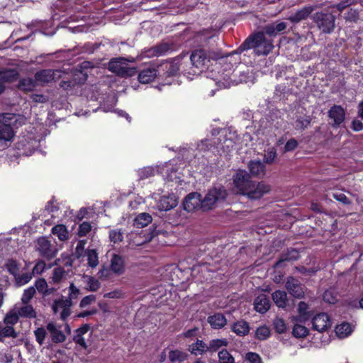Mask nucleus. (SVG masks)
Wrapping results in <instances>:
<instances>
[{"mask_svg":"<svg viewBox=\"0 0 363 363\" xmlns=\"http://www.w3.org/2000/svg\"><path fill=\"white\" fill-rule=\"evenodd\" d=\"M308 308V306L305 302H300L298 306V311L301 316H302L303 318H308L307 315V310Z\"/></svg>","mask_w":363,"mask_h":363,"instance_id":"obj_60","label":"nucleus"},{"mask_svg":"<svg viewBox=\"0 0 363 363\" xmlns=\"http://www.w3.org/2000/svg\"><path fill=\"white\" fill-rule=\"evenodd\" d=\"M351 128L354 131H360L363 130V123L358 119H354L352 121Z\"/></svg>","mask_w":363,"mask_h":363,"instance_id":"obj_64","label":"nucleus"},{"mask_svg":"<svg viewBox=\"0 0 363 363\" xmlns=\"http://www.w3.org/2000/svg\"><path fill=\"white\" fill-rule=\"evenodd\" d=\"M233 184L240 194L247 196L251 200L261 199L271 191V186L264 182H254L251 175L245 170L239 169L233 176Z\"/></svg>","mask_w":363,"mask_h":363,"instance_id":"obj_2","label":"nucleus"},{"mask_svg":"<svg viewBox=\"0 0 363 363\" xmlns=\"http://www.w3.org/2000/svg\"><path fill=\"white\" fill-rule=\"evenodd\" d=\"M311 19L321 33L330 34L335 30L336 17L328 11L315 12Z\"/></svg>","mask_w":363,"mask_h":363,"instance_id":"obj_5","label":"nucleus"},{"mask_svg":"<svg viewBox=\"0 0 363 363\" xmlns=\"http://www.w3.org/2000/svg\"><path fill=\"white\" fill-rule=\"evenodd\" d=\"M47 328L39 327L34 330V335L37 342L43 345L47 336Z\"/></svg>","mask_w":363,"mask_h":363,"instance_id":"obj_47","label":"nucleus"},{"mask_svg":"<svg viewBox=\"0 0 363 363\" xmlns=\"http://www.w3.org/2000/svg\"><path fill=\"white\" fill-rule=\"evenodd\" d=\"M124 260L118 255L114 254L111 259V269L114 273L121 274L124 272Z\"/></svg>","mask_w":363,"mask_h":363,"instance_id":"obj_27","label":"nucleus"},{"mask_svg":"<svg viewBox=\"0 0 363 363\" xmlns=\"http://www.w3.org/2000/svg\"><path fill=\"white\" fill-rule=\"evenodd\" d=\"M19 77V72L16 69H4L0 70V82L11 83L16 82Z\"/></svg>","mask_w":363,"mask_h":363,"instance_id":"obj_19","label":"nucleus"},{"mask_svg":"<svg viewBox=\"0 0 363 363\" xmlns=\"http://www.w3.org/2000/svg\"><path fill=\"white\" fill-rule=\"evenodd\" d=\"M108 69L111 72L121 77H130L137 73L135 67H128L126 60L123 57L111 59L108 64Z\"/></svg>","mask_w":363,"mask_h":363,"instance_id":"obj_6","label":"nucleus"},{"mask_svg":"<svg viewBox=\"0 0 363 363\" xmlns=\"http://www.w3.org/2000/svg\"><path fill=\"white\" fill-rule=\"evenodd\" d=\"M359 13L357 9L350 8L344 13V19L346 22L356 23L359 21Z\"/></svg>","mask_w":363,"mask_h":363,"instance_id":"obj_40","label":"nucleus"},{"mask_svg":"<svg viewBox=\"0 0 363 363\" xmlns=\"http://www.w3.org/2000/svg\"><path fill=\"white\" fill-rule=\"evenodd\" d=\"M19 319V315L14 308L10 311L5 316L4 322L5 324L13 326L15 325Z\"/></svg>","mask_w":363,"mask_h":363,"instance_id":"obj_42","label":"nucleus"},{"mask_svg":"<svg viewBox=\"0 0 363 363\" xmlns=\"http://www.w3.org/2000/svg\"><path fill=\"white\" fill-rule=\"evenodd\" d=\"M17 87L23 91H31L35 87V82L31 78H24L19 81Z\"/></svg>","mask_w":363,"mask_h":363,"instance_id":"obj_37","label":"nucleus"},{"mask_svg":"<svg viewBox=\"0 0 363 363\" xmlns=\"http://www.w3.org/2000/svg\"><path fill=\"white\" fill-rule=\"evenodd\" d=\"M95 296H84L80 302V307L86 308V306L91 305L92 303L95 302Z\"/></svg>","mask_w":363,"mask_h":363,"instance_id":"obj_61","label":"nucleus"},{"mask_svg":"<svg viewBox=\"0 0 363 363\" xmlns=\"http://www.w3.org/2000/svg\"><path fill=\"white\" fill-rule=\"evenodd\" d=\"M333 199H335V200H337V201L344 205L351 204V201L343 193H334L333 194Z\"/></svg>","mask_w":363,"mask_h":363,"instance_id":"obj_56","label":"nucleus"},{"mask_svg":"<svg viewBox=\"0 0 363 363\" xmlns=\"http://www.w3.org/2000/svg\"><path fill=\"white\" fill-rule=\"evenodd\" d=\"M16 282L18 285L22 286L30 281L32 279V274L30 272H25L21 274H17L16 276L14 277Z\"/></svg>","mask_w":363,"mask_h":363,"instance_id":"obj_49","label":"nucleus"},{"mask_svg":"<svg viewBox=\"0 0 363 363\" xmlns=\"http://www.w3.org/2000/svg\"><path fill=\"white\" fill-rule=\"evenodd\" d=\"M352 332V325L348 323H342L335 328V333L340 338H345Z\"/></svg>","mask_w":363,"mask_h":363,"instance_id":"obj_32","label":"nucleus"},{"mask_svg":"<svg viewBox=\"0 0 363 363\" xmlns=\"http://www.w3.org/2000/svg\"><path fill=\"white\" fill-rule=\"evenodd\" d=\"M286 27V22H274L267 24L263 27L262 30L259 32L262 33L264 35H268L269 38H275L278 35L284 33Z\"/></svg>","mask_w":363,"mask_h":363,"instance_id":"obj_13","label":"nucleus"},{"mask_svg":"<svg viewBox=\"0 0 363 363\" xmlns=\"http://www.w3.org/2000/svg\"><path fill=\"white\" fill-rule=\"evenodd\" d=\"M275 304L279 308H284L286 305L287 296H272Z\"/></svg>","mask_w":363,"mask_h":363,"instance_id":"obj_59","label":"nucleus"},{"mask_svg":"<svg viewBox=\"0 0 363 363\" xmlns=\"http://www.w3.org/2000/svg\"><path fill=\"white\" fill-rule=\"evenodd\" d=\"M35 289L38 291L39 293H42L43 295H46L49 291L51 293L54 288L48 289V284L44 279H38L35 283Z\"/></svg>","mask_w":363,"mask_h":363,"instance_id":"obj_45","label":"nucleus"},{"mask_svg":"<svg viewBox=\"0 0 363 363\" xmlns=\"http://www.w3.org/2000/svg\"><path fill=\"white\" fill-rule=\"evenodd\" d=\"M177 205V201L169 196H162L157 203L160 211H167L174 208Z\"/></svg>","mask_w":363,"mask_h":363,"instance_id":"obj_28","label":"nucleus"},{"mask_svg":"<svg viewBox=\"0 0 363 363\" xmlns=\"http://www.w3.org/2000/svg\"><path fill=\"white\" fill-rule=\"evenodd\" d=\"M270 335V330L266 325H262L257 328L255 331V337L259 340H264Z\"/></svg>","mask_w":363,"mask_h":363,"instance_id":"obj_46","label":"nucleus"},{"mask_svg":"<svg viewBox=\"0 0 363 363\" xmlns=\"http://www.w3.org/2000/svg\"><path fill=\"white\" fill-rule=\"evenodd\" d=\"M354 3V0H342L338 4H335L333 7L336 8L337 11L342 12L344 9L349 7Z\"/></svg>","mask_w":363,"mask_h":363,"instance_id":"obj_57","label":"nucleus"},{"mask_svg":"<svg viewBox=\"0 0 363 363\" xmlns=\"http://www.w3.org/2000/svg\"><path fill=\"white\" fill-rule=\"evenodd\" d=\"M245 359L250 363H262L261 357L255 352H247L245 355Z\"/></svg>","mask_w":363,"mask_h":363,"instance_id":"obj_54","label":"nucleus"},{"mask_svg":"<svg viewBox=\"0 0 363 363\" xmlns=\"http://www.w3.org/2000/svg\"><path fill=\"white\" fill-rule=\"evenodd\" d=\"M160 69L157 66L147 65L141 69L138 76V81L142 84H148L152 82L155 78H160Z\"/></svg>","mask_w":363,"mask_h":363,"instance_id":"obj_11","label":"nucleus"},{"mask_svg":"<svg viewBox=\"0 0 363 363\" xmlns=\"http://www.w3.org/2000/svg\"><path fill=\"white\" fill-rule=\"evenodd\" d=\"M312 324L314 330L322 333L330 328L331 321L327 313H321L313 317Z\"/></svg>","mask_w":363,"mask_h":363,"instance_id":"obj_15","label":"nucleus"},{"mask_svg":"<svg viewBox=\"0 0 363 363\" xmlns=\"http://www.w3.org/2000/svg\"><path fill=\"white\" fill-rule=\"evenodd\" d=\"M124 233L121 229L111 230L108 233L110 241L113 244H117L123 241Z\"/></svg>","mask_w":363,"mask_h":363,"instance_id":"obj_43","label":"nucleus"},{"mask_svg":"<svg viewBox=\"0 0 363 363\" xmlns=\"http://www.w3.org/2000/svg\"><path fill=\"white\" fill-rule=\"evenodd\" d=\"M72 304L71 296H67L65 299L59 298L55 301L52 306V309L55 314L60 312V318L65 320L70 315Z\"/></svg>","mask_w":363,"mask_h":363,"instance_id":"obj_9","label":"nucleus"},{"mask_svg":"<svg viewBox=\"0 0 363 363\" xmlns=\"http://www.w3.org/2000/svg\"><path fill=\"white\" fill-rule=\"evenodd\" d=\"M17 120L16 118V115L10 113H5L0 115V123H7L11 126L16 123Z\"/></svg>","mask_w":363,"mask_h":363,"instance_id":"obj_50","label":"nucleus"},{"mask_svg":"<svg viewBox=\"0 0 363 363\" xmlns=\"http://www.w3.org/2000/svg\"><path fill=\"white\" fill-rule=\"evenodd\" d=\"M228 341L225 338L221 339H213L210 340L209 343L207 344L208 352L213 353L218 351L223 347H227Z\"/></svg>","mask_w":363,"mask_h":363,"instance_id":"obj_30","label":"nucleus"},{"mask_svg":"<svg viewBox=\"0 0 363 363\" xmlns=\"http://www.w3.org/2000/svg\"><path fill=\"white\" fill-rule=\"evenodd\" d=\"M56 323L55 322H50L46 325V328L50 334V338L54 343H62L66 340L67 335L71 333V328L69 324L65 323L64 325Z\"/></svg>","mask_w":363,"mask_h":363,"instance_id":"obj_7","label":"nucleus"},{"mask_svg":"<svg viewBox=\"0 0 363 363\" xmlns=\"http://www.w3.org/2000/svg\"><path fill=\"white\" fill-rule=\"evenodd\" d=\"M188 354L182 350H175L169 352V359L172 362H182L186 360Z\"/></svg>","mask_w":363,"mask_h":363,"instance_id":"obj_35","label":"nucleus"},{"mask_svg":"<svg viewBox=\"0 0 363 363\" xmlns=\"http://www.w3.org/2000/svg\"><path fill=\"white\" fill-rule=\"evenodd\" d=\"M100 286L99 282L94 279L93 277L89 278V281L88 283V289L91 291H96Z\"/></svg>","mask_w":363,"mask_h":363,"instance_id":"obj_62","label":"nucleus"},{"mask_svg":"<svg viewBox=\"0 0 363 363\" xmlns=\"http://www.w3.org/2000/svg\"><path fill=\"white\" fill-rule=\"evenodd\" d=\"M285 286L290 295H305V285L294 277H287Z\"/></svg>","mask_w":363,"mask_h":363,"instance_id":"obj_14","label":"nucleus"},{"mask_svg":"<svg viewBox=\"0 0 363 363\" xmlns=\"http://www.w3.org/2000/svg\"><path fill=\"white\" fill-rule=\"evenodd\" d=\"M270 306L271 302L268 296H257L255 301V309L259 313H266Z\"/></svg>","mask_w":363,"mask_h":363,"instance_id":"obj_26","label":"nucleus"},{"mask_svg":"<svg viewBox=\"0 0 363 363\" xmlns=\"http://www.w3.org/2000/svg\"><path fill=\"white\" fill-rule=\"evenodd\" d=\"M300 258V252L295 248H288L286 252L281 253L279 259L274 263L273 268L283 267L285 262L298 260Z\"/></svg>","mask_w":363,"mask_h":363,"instance_id":"obj_16","label":"nucleus"},{"mask_svg":"<svg viewBox=\"0 0 363 363\" xmlns=\"http://www.w3.org/2000/svg\"><path fill=\"white\" fill-rule=\"evenodd\" d=\"M174 285H178L177 284H172V285L168 284H158L156 287L152 288L148 294L149 295H172V293L175 291H172L174 288Z\"/></svg>","mask_w":363,"mask_h":363,"instance_id":"obj_22","label":"nucleus"},{"mask_svg":"<svg viewBox=\"0 0 363 363\" xmlns=\"http://www.w3.org/2000/svg\"><path fill=\"white\" fill-rule=\"evenodd\" d=\"M223 57V54L219 51L201 48L191 52L190 60L192 65L201 72L208 69L212 62Z\"/></svg>","mask_w":363,"mask_h":363,"instance_id":"obj_4","label":"nucleus"},{"mask_svg":"<svg viewBox=\"0 0 363 363\" xmlns=\"http://www.w3.org/2000/svg\"><path fill=\"white\" fill-rule=\"evenodd\" d=\"M311 123L310 116H298L294 122V128L297 130H303L307 128Z\"/></svg>","mask_w":363,"mask_h":363,"instance_id":"obj_34","label":"nucleus"},{"mask_svg":"<svg viewBox=\"0 0 363 363\" xmlns=\"http://www.w3.org/2000/svg\"><path fill=\"white\" fill-rule=\"evenodd\" d=\"M14 135L12 126L7 123H0V143L11 141Z\"/></svg>","mask_w":363,"mask_h":363,"instance_id":"obj_25","label":"nucleus"},{"mask_svg":"<svg viewBox=\"0 0 363 363\" xmlns=\"http://www.w3.org/2000/svg\"><path fill=\"white\" fill-rule=\"evenodd\" d=\"M53 235H57L60 240L65 241L68 239V232L65 225L59 224L52 229Z\"/></svg>","mask_w":363,"mask_h":363,"instance_id":"obj_36","label":"nucleus"},{"mask_svg":"<svg viewBox=\"0 0 363 363\" xmlns=\"http://www.w3.org/2000/svg\"><path fill=\"white\" fill-rule=\"evenodd\" d=\"M218 357L219 363H236L233 356L226 349L219 351Z\"/></svg>","mask_w":363,"mask_h":363,"instance_id":"obj_41","label":"nucleus"},{"mask_svg":"<svg viewBox=\"0 0 363 363\" xmlns=\"http://www.w3.org/2000/svg\"><path fill=\"white\" fill-rule=\"evenodd\" d=\"M88 265L91 268L96 267L99 264L98 253L96 250H89L87 252Z\"/></svg>","mask_w":363,"mask_h":363,"instance_id":"obj_48","label":"nucleus"},{"mask_svg":"<svg viewBox=\"0 0 363 363\" xmlns=\"http://www.w3.org/2000/svg\"><path fill=\"white\" fill-rule=\"evenodd\" d=\"M152 220V216L148 213H142L135 217L133 225L138 228H142L150 223Z\"/></svg>","mask_w":363,"mask_h":363,"instance_id":"obj_29","label":"nucleus"},{"mask_svg":"<svg viewBox=\"0 0 363 363\" xmlns=\"http://www.w3.org/2000/svg\"><path fill=\"white\" fill-rule=\"evenodd\" d=\"M248 169L250 174L257 177H264L266 172L265 164L260 160H251L248 164Z\"/></svg>","mask_w":363,"mask_h":363,"instance_id":"obj_18","label":"nucleus"},{"mask_svg":"<svg viewBox=\"0 0 363 363\" xmlns=\"http://www.w3.org/2000/svg\"><path fill=\"white\" fill-rule=\"evenodd\" d=\"M273 325L275 330L278 333H284L286 330V323L282 318H276L273 321Z\"/></svg>","mask_w":363,"mask_h":363,"instance_id":"obj_52","label":"nucleus"},{"mask_svg":"<svg viewBox=\"0 0 363 363\" xmlns=\"http://www.w3.org/2000/svg\"><path fill=\"white\" fill-rule=\"evenodd\" d=\"M37 250L40 255L48 260L56 256L57 250L52 247L50 242L45 237H40L37 240Z\"/></svg>","mask_w":363,"mask_h":363,"instance_id":"obj_10","label":"nucleus"},{"mask_svg":"<svg viewBox=\"0 0 363 363\" xmlns=\"http://www.w3.org/2000/svg\"><path fill=\"white\" fill-rule=\"evenodd\" d=\"M65 271L63 267H59L53 269L52 276L50 277V282L53 284L60 283L64 277Z\"/></svg>","mask_w":363,"mask_h":363,"instance_id":"obj_44","label":"nucleus"},{"mask_svg":"<svg viewBox=\"0 0 363 363\" xmlns=\"http://www.w3.org/2000/svg\"><path fill=\"white\" fill-rule=\"evenodd\" d=\"M15 308L16 309L19 316L28 318H33L36 317V313L30 305H25L21 307L16 305Z\"/></svg>","mask_w":363,"mask_h":363,"instance_id":"obj_31","label":"nucleus"},{"mask_svg":"<svg viewBox=\"0 0 363 363\" xmlns=\"http://www.w3.org/2000/svg\"><path fill=\"white\" fill-rule=\"evenodd\" d=\"M89 329V325L84 324L74 331L73 336V341L84 349L87 348V345L83 335L88 332Z\"/></svg>","mask_w":363,"mask_h":363,"instance_id":"obj_20","label":"nucleus"},{"mask_svg":"<svg viewBox=\"0 0 363 363\" xmlns=\"http://www.w3.org/2000/svg\"><path fill=\"white\" fill-rule=\"evenodd\" d=\"M152 54L156 56H162L172 50V45L168 43H161L151 49Z\"/></svg>","mask_w":363,"mask_h":363,"instance_id":"obj_33","label":"nucleus"},{"mask_svg":"<svg viewBox=\"0 0 363 363\" xmlns=\"http://www.w3.org/2000/svg\"><path fill=\"white\" fill-rule=\"evenodd\" d=\"M91 225L90 223L84 221L79 225L77 235L79 237H84L91 231Z\"/></svg>","mask_w":363,"mask_h":363,"instance_id":"obj_53","label":"nucleus"},{"mask_svg":"<svg viewBox=\"0 0 363 363\" xmlns=\"http://www.w3.org/2000/svg\"><path fill=\"white\" fill-rule=\"evenodd\" d=\"M207 320L213 329L223 328L227 324L225 315L220 313L209 315Z\"/></svg>","mask_w":363,"mask_h":363,"instance_id":"obj_21","label":"nucleus"},{"mask_svg":"<svg viewBox=\"0 0 363 363\" xmlns=\"http://www.w3.org/2000/svg\"><path fill=\"white\" fill-rule=\"evenodd\" d=\"M161 74L160 78L176 76L179 70V66L175 63H163L157 65Z\"/></svg>","mask_w":363,"mask_h":363,"instance_id":"obj_17","label":"nucleus"},{"mask_svg":"<svg viewBox=\"0 0 363 363\" xmlns=\"http://www.w3.org/2000/svg\"><path fill=\"white\" fill-rule=\"evenodd\" d=\"M254 49L257 55H267L274 48L272 40L267 39L262 33L257 32L247 37L238 48L239 52Z\"/></svg>","mask_w":363,"mask_h":363,"instance_id":"obj_3","label":"nucleus"},{"mask_svg":"<svg viewBox=\"0 0 363 363\" xmlns=\"http://www.w3.org/2000/svg\"><path fill=\"white\" fill-rule=\"evenodd\" d=\"M228 195L227 190L223 186L210 189L203 198L198 192H191L184 200V209L188 212L197 210L206 212L214 208L217 203L225 201Z\"/></svg>","mask_w":363,"mask_h":363,"instance_id":"obj_1","label":"nucleus"},{"mask_svg":"<svg viewBox=\"0 0 363 363\" xmlns=\"http://www.w3.org/2000/svg\"><path fill=\"white\" fill-rule=\"evenodd\" d=\"M98 310L96 307H92L89 310H85L77 315L79 318H84L88 315H92L97 313Z\"/></svg>","mask_w":363,"mask_h":363,"instance_id":"obj_63","label":"nucleus"},{"mask_svg":"<svg viewBox=\"0 0 363 363\" xmlns=\"http://www.w3.org/2000/svg\"><path fill=\"white\" fill-rule=\"evenodd\" d=\"M298 142L295 138H290L284 147V152H291L294 150L298 147Z\"/></svg>","mask_w":363,"mask_h":363,"instance_id":"obj_55","label":"nucleus"},{"mask_svg":"<svg viewBox=\"0 0 363 363\" xmlns=\"http://www.w3.org/2000/svg\"><path fill=\"white\" fill-rule=\"evenodd\" d=\"M315 10L314 6H305L300 9H298L295 13L291 14L288 18L289 20L293 24H298L300 22L308 19L310 16L313 14V12Z\"/></svg>","mask_w":363,"mask_h":363,"instance_id":"obj_12","label":"nucleus"},{"mask_svg":"<svg viewBox=\"0 0 363 363\" xmlns=\"http://www.w3.org/2000/svg\"><path fill=\"white\" fill-rule=\"evenodd\" d=\"M292 333L296 337H303L308 335V330L305 326L296 324L293 328Z\"/></svg>","mask_w":363,"mask_h":363,"instance_id":"obj_51","label":"nucleus"},{"mask_svg":"<svg viewBox=\"0 0 363 363\" xmlns=\"http://www.w3.org/2000/svg\"><path fill=\"white\" fill-rule=\"evenodd\" d=\"M189 351L195 356L203 355L208 352L207 344L203 340L197 339L195 342L189 345Z\"/></svg>","mask_w":363,"mask_h":363,"instance_id":"obj_23","label":"nucleus"},{"mask_svg":"<svg viewBox=\"0 0 363 363\" xmlns=\"http://www.w3.org/2000/svg\"><path fill=\"white\" fill-rule=\"evenodd\" d=\"M35 78L39 82H50L53 77L50 69H43L35 73Z\"/></svg>","mask_w":363,"mask_h":363,"instance_id":"obj_38","label":"nucleus"},{"mask_svg":"<svg viewBox=\"0 0 363 363\" xmlns=\"http://www.w3.org/2000/svg\"><path fill=\"white\" fill-rule=\"evenodd\" d=\"M328 116L332 121L329 125L337 129L345 120V111L342 106L335 104L328 110Z\"/></svg>","mask_w":363,"mask_h":363,"instance_id":"obj_8","label":"nucleus"},{"mask_svg":"<svg viewBox=\"0 0 363 363\" xmlns=\"http://www.w3.org/2000/svg\"><path fill=\"white\" fill-rule=\"evenodd\" d=\"M4 266L7 271L13 277L16 276L19 272L20 264L16 259H8Z\"/></svg>","mask_w":363,"mask_h":363,"instance_id":"obj_39","label":"nucleus"},{"mask_svg":"<svg viewBox=\"0 0 363 363\" xmlns=\"http://www.w3.org/2000/svg\"><path fill=\"white\" fill-rule=\"evenodd\" d=\"M230 328L233 333L239 336H245L250 332L249 323L243 320L234 323Z\"/></svg>","mask_w":363,"mask_h":363,"instance_id":"obj_24","label":"nucleus"},{"mask_svg":"<svg viewBox=\"0 0 363 363\" xmlns=\"http://www.w3.org/2000/svg\"><path fill=\"white\" fill-rule=\"evenodd\" d=\"M46 267V264L44 261H38L33 269V274H41Z\"/></svg>","mask_w":363,"mask_h":363,"instance_id":"obj_58","label":"nucleus"}]
</instances>
